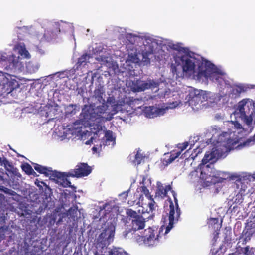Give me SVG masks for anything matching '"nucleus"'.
Listing matches in <instances>:
<instances>
[{
	"label": "nucleus",
	"mask_w": 255,
	"mask_h": 255,
	"mask_svg": "<svg viewBox=\"0 0 255 255\" xmlns=\"http://www.w3.org/2000/svg\"><path fill=\"white\" fill-rule=\"evenodd\" d=\"M174 49L176 55L174 57L175 65L172 67V72L177 77H190L202 82L209 80L223 89L225 96L228 95L232 99L238 98L241 94L255 88L254 84L234 82L221 67L216 66L201 55L190 51L189 49Z\"/></svg>",
	"instance_id": "nucleus-1"
},
{
	"label": "nucleus",
	"mask_w": 255,
	"mask_h": 255,
	"mask_svg": "<svg viewBox=\"0 0 255 255\" xmlns=\"http://www.w3.org/2000/svg\"><path fill=\"white\" fill-rule=\"evenodd\" d=\"M107 105L99 106L93 108L92 106H85L83 109V120L84 124L89 125L90 132V139L85 144H94L92 150L94 152L101 151L106 146L112 148L116 144L115 133L110 130H106L104 123L110 121L113 116L122 111L125 105L124 101L116 102L112 97L108 99Z\"/></svg>",
	"instance_id": "nucleus-2"
},
{
	"label": "nucleus",
	"mask_w": 255,
	"mask_h": 255,
	"mask_svg": "<svg viewBox=\"0 0 255 255\" xmlns=\"http://www.w3.org/2000/svg\"><path fill=\"white\" fill-rule=\"evenodd\" d=\"M175 198V205L171 200L170 202L169 212L167 213L164 218V224L159 230L155 227L148 228L143 230L141 234H136L135 241L139 245H144L147 247L156 246L159 243L162 235H166L178 221L180 215V210L177 204L175 194L173 193Z\"/></svg>",
	"instance_id": "nucleus-3"
},
{
	"label": "nucleus",
	"mask_w": 255,
	"mask_h": 255,
	"mask_svg": "<svg viewBox=\"0 0 255 255\" xmlns=\"http://www.w3.org/2000/svg\"><path fill=\"white\" fill-rule=\"evenodd\" d=\"M218 88L219 92L216 93L195 89L193 87H188L185 91V98L184 99L183 98V101L181 102L185 104H188L194 111H198L204 107L210 106L209 104L217 103L221 97L225 96V93L223 89Z\"/></svg>",
	"instance_id": "nucleus-4"
},
{
	"label": "nucleus",
	"mask_w": 255,
	"mask_h": 255,
	"mask_svg": "<svg viewBox=\"0 0 255 255\" xmlns=\"http://www.w3.org/2000/svg\"><path fill=\"white\" fill-rule=\"evenodd\" d=\"M158 92L159 98H168L172 96L175 101L158 106L145 107L143 109L145 117L147 118H153L164 115L168 110L175 108L182 103L180 99H183L184 97V94L179 93L178 92H171L170 89L166 88L164 90L158 89Z\"/></svg>",
	"instance_id": "nucleus-5"
},
{
	"label": "nucleus",
	"mask_w": 255,
	"mask_h": 255,
	"mask_svg": "<svg viewBox=\"0 0 255 255\" xmlns=\"http://www.w3.org/2000/svg\"><path fill=\"white\" fill-rule=\"evenodd\" d=\"M141 184L142 185L137 189L134 195V198L136 199L134 201H128V204L130 206H137L138 213L152 212L155 210L157 205L146 187L148 184H151V181L150 179L143 177Z\"/></svg>",
	"instance_id": "nucleus-6"
},
{
	"label": "nucleus",
	"mask_w": 255,
	"mask_h": 255,
	"mask_svg": "<svg viewBox=\"0 0 255 255\" xmlns=\"http://www.w3.org/2000/svg\"><path fill=\"white\" fill-rule=\"evenodd\" d=\"M83 110L80 114V120L76 121L73 125H68L66 127H62L59 131V136L64 138L80 139L84 141L90 137V132L89 130V125L84 124Z\"/></svg>",
	"instance_id": "nucleus-7"
},
{
	"label": "nucleus",
	"mask_w": 255,
	"mask_h": 255,
	"mask_svg": "<svg viewBox=\"0 0 255 255\" xmlns=\"http://www.w3.org/2000/svg\"><path fill=\"white\" fill-rule=\"evenodd\" d=\"M108 227L99 235L95 242V247L97 250L102 253L106 250L107 247L113 241L115 226L114 224L109 223Z\"/></svg>",
	"instance_id": "nucleus-8"
},
{
	"label": "nucleus",
	"mask_w": 255,
	"mask_h": 255,
	"mask_svg": "<svg viewBox=\"0 0 255 255\" xmlns=\"http://www.w3.org/2000/svg\"><path fill=\"white\" fill-rule=\"evenodd\" d=\"M145 46L149 44L148 48H153L155 45L160 48H185L182 43L174 44L171 40L158 37L156 39L150 36L145 37V42H143Z\"/></svg>",
	"instance_id": "nucleus-9"
},
{
	"label": "nucleus",
	"mask_w": 255,
	"mask_h": 255,
	"mask_svg": "<svg viewBox=\"0 0 255 255\" xmlns=\"http://www.w3.org/2000/svg\"><path fill=\"white\" fill-rule=\"evenodd\" d=\"M18 50L17 57L14 56L11 59L10 64L11 68L16 72H21L24 69V63L22 61L23 58H29L30 55L26 49H15Z\"/></svg>",
	"instance_id": "nucleus-10"
},
{
	"label": "nucleus",
	"mask_w": 255,
	"mask_h": 255,
	"mask_svg": "<svg viewBox=\"0 0 255 255\" xmlns=\"http://www.w3.org/2000/svg\"><path fill=\"white\" fill-rule=\"evenodd\" d=\"M146 222V219L142 216L139 217H136L135 218L132 219L131 221V227L133 233L131 231H128V232H125L123 233V236L127 238L128 235L131 233L132 235V237L135 240L136 234L141 235L143 232V230L145 227V223Z\"/></svg>",
	"instance_id": "nucleus-11"
},
{
	"label": "nucleus",
	"mask_w": 255,
	"mask_h": 255,
	"mask_svg": "<svg viewBox=\"0 0 255 255\" xmlns=\"http://www.w3.org/2000/svg\"><path fill=\"white\" fill-rule=\"evenodd\" d=\"M71 177L68 172H60L58 171H52L50 175V180L51 182L57 184L59 187H71V182L68 179V177Z\"/></svg>",
	"instance_id": "nucleus-12"
},
{
	"label": "nucleus",
	"mask_w": 255,
	"mask_h": 255,
	"mask_svg": "<svg viewBox=\"0 0 255 255\" xmlns=\"http://www.w3.org/2000/svg\"><path fill=\"white\" fill-rule=\"evenodd\" d=\"M156 185L157 186H156V191H155V199H159V200L163 199L164 197H165L166 196L167 192L169 191H171L172 196L174 198V202L173 203L171 199L170 198H169L168 199V201L166 203V204L167 205L168 203H169V205H170L169 200H171V201L172 202V203L174 204V205H175V200L174 197L173 196V193H174L175 194L176 198H177V197H176L177 195H176V193L173 190H171V186L169 185L164 186L159 181L157 182ZM177 200L178 201V200ZM177 204L178 205V203H177ZM169 208H170V206H169V208H167L166 209V214L167 213H168L169 212Z\"/></svg>",
	"instance_id": "nucleus-13"
},
{
	"label": "nucleus",
	"mask_w": 255,
	"mask_h": 255,
	"mask_svg": "<svg viewBox=\"0 0 255 255\" xmlns=\"http://www.w3.org/2000/svg\"><path fill=\"white\" fill-rule=\"evenodd\" d=\"M129 51V59L134 63L143 62L144 65H147L150 63L151 52L143 51L142 53H136V49H130Z\"/></svg>",
	"instance_id": "nucleus-14"
},
{
	"label": "nucleus",
	"mask_w": 255,
	"mask_h": 255,
	"mask_svg": "<svg viewBox=\"0 0 255 255\" xmlns=\"http://www.w3.org/2000/svg\"><path fill=\"white\" fill-rule=\"evenodd\" d=\"M159 85V83L153 80H148L146 81L140 80L134 81L131 86V89L134 92L144 91L148 89H153Z\"/></svg>",
	"instance_id": "nucleus-15"
},
{
	"label": "nucleus",
	"mask_w": 255,
	"mask_h": 255,
	"mask_svg": "<svg viewBox=\"0 0 255 255\" xmlns=\"http://www.w3.org/2000/svg\"><path fill=\"white\" fill-rule=\"evenodd\" d=\"M100 215L104 216L106 219L108 217H115L119 213V207L114 202H110L99 207Z\"/></svg>",
	"instance_id": "nucleus-16"
},
{
	"label": "nucleus",
	"mask_w": 255,
	"mask_h": 255,
	"mask_svg": "<svg viewBox=\"0 0 255 255\" xmlns=\"http://www.w3.org/2000/svg\"><path fill=\"white\" fill-rule=\"evenodd\" d=\"M91 171L90 167L87 164L81 163L76 166L74 170L69 172L71 177H81L88 175Z\"/></svg>",
	"instance_id": "nucleus-17"
},
{
	"label": "nucleus",
	"mask_w": 255,
	"mask_h": 255,
	"mask_svg": "<svg viewBox=\"0 0 255 255\" xmlns=\"http://www.w3.org/2000/svg\"><path fill=\"white\" fill-rule=\"evenodd\" d=\"M14 87L12 83L8 81L7 79L4 77L3 75H0V95H3L5 94L11 93Z\"/></svg>",
	"instance_id": "nucleus-18"
},
{
	"label": "nucleus",
	"mask_w": 255,
	"mask_h": 255,
	"mask_svg": "<svg viewBox=\"0 0 255 255\" xmlns=\"http://www.w3.org/2000/svg\"><path fill=\"white\" fill-rule=\"evenodd\" d=\"M249 184L250 181L248 179L244 177L236 181L233 185V188L236 193L245 194V192L249 187Z\"/></svg>",
	"instance_id": "nucleus-19"
},
{
	"label": "nucleus",
	"mask_w": 255,
	"mask_h": 255,
	"mask_svg": "<svg viewBox=\"0 0 255 255\" xmlns=\"http://www.w3.org/2000/svg\"><path fill=\"white\" fill-rule=\"evenodd\" d=\"M61 25L57 22L55 23L53 28L45 31L44 38L47 41H51L57 37L58 34L61 32Z\"/></svg>",
	"instance_id": "nucleus-20"
},
{
	"label": "nucleus",
	"mask_w": 255,
	"mask_h": 255,
	"mask_svg": "<svg viewBox=\"0 0 255 255\" xmlns=\"http://www.w3.org/2000/svg\"><path fill=\"white\" fill-rule=\"evenodd\" d=\"M104 94V91L103 90L102 88H98V89H96L95 91H94V96L95 97V98L97 99V100L100 102V103H102L101 105H99V106H101V105H107L108 106H109V107L111 108V105L109 104H108L107 103V101H108V100H107V101L106 103H104L105 102V100L103 98V95ZM112 97L113 98H114V99H115L113 97H109L107 99H108L109 98H111ZM116 102H120V101H124L125 102V101L124 100H119V101H116V100H115ZM87 105H85L84 106V107L83 108V109L85 107V106H87ZM89 106H92L93 107V108H96V107H98L99 106V105H96L95 104H94V105H89Z\"/></svg>",
	"instance_id": "nucleus-21"
},
{
	"label": "nucleus",
	"mask_w": 255,
	"mask_h": 255,
	"mask_svg": "<svg viewBox=\"0 0 255 255\" xmlns=\"http://www.w3.org/2000/svg\"><path fill=\"white\" fill-rule=\"evenodd\" d=\"M254 234H255V233L251 226L248 225L246 229L243 231L239 238V243H241L242 245L246 244L250 241Z\"/></svg>",
	"instance_id": "nucleus-22"
},
{
	"label": "nucleus",
	"mask_w": 255,
	"mask_h": 255,
	"mask_svg": "<svg viewBox=\"0 0 255 255\" xmlns=\"http://www.w3.org/2000/svg\"><path fill=\"white\" fill-rule=\"evenodd\" d=\"M140 40V37L132 33H127L124 38L123 42L126 45V48H130V47L135 45Z\"/></svg>",
	"instance_id": "nucleus-23"
},
{
	"label": "nucleus",
	"mask_w": 255,
	"mask_h": 255,
	"mask_svg": "<svg viewBox=\"0 0 255 255\" xmlns=\"http://www.w3.org/2000/svg\"><path fill=\"white\" fill-rule=\"evenodd\" d=\"M208 224L210 228L215 230L214 236L213 241H216L219 235L218 231L221 227V223L219 222V219L216 218H210L208 221Z\"/></svg>",
	"instance_id": "nucleus-24"
},
{
	"label": "nucleus",
	"mask_w": 255,
	"mask_h": 255,
	"mask_svg": "<svg viewBox=\"0 0 255 255\" xmlns=\"http://www.w3.org/2000/svg\"><path fill=\"white\" fill-rule=\"evenodd\" d=\"M76 70H78L75 68L71 69V70L69 71H66L63 72L62 73H59V76L60 78H64L65 76H66L69 79H73L75 82L78 83V81L77 80V75L79 74V73L76 74Z\"/></svg>",
	"instance_id": "nucleus-25"
},
{
	"label": "nucleus",
	"mask_w": 255,
	"mask_h": 255,
	"mask_svg": "<svg viewBox=\"0 0 255 255\" xmlns=\"http://www.w3.org/2000/svg\"><path fill=\"white\" fill-rule=\"evenodd\" d=\"M79 110V107L76 104H69L65 107V113L67 117L75 115Z\"/></svg>",
	"instance_id": "nucleus-26"
},
{
	"label": "nucleus",
	"mask_w": 255,
	"mask_h": 255,
	"mask_svg": "<svg viewBox=\"0 0 255 255\" xmlns=\"http://www.w3.org/2000/svg\"><path fill=\"white\" fill-rule=\"evenodd\" d=\"M244 194L236 193L234 191L233 193L229 196V200L232 201L233 203L240 204L243 200V196Z\"/></svg>",
	"instance_id": "nucleus-27"
},
{
	"label": "nucleus",
	"mask_w": 255,
	"mask_h": 255,
	"mask_svg": "<svg viewBox=\"0 0 255 255\" xmlns=\"http://www.w3.org/2000/svg\"><path fill=\"white\" fill-rule=\"evenodd\" d=\"M34 168L37 172L44 174L46 176H50L52 173L51 168H47L37 164H34Z\"/></svg>",
	"instance_id": "nucleus-28"
},
{
	"label": "nucleus",
	"mask_w": 255,
	"mask_h": 255,
	"mask_svg": "<svg viewBox=\"0 0 255 255\" xmlns=\"http://www.w3.org/2000/svg\"><path fill=\"white\" fill-rule=\"evenodd\" d=\"M79 213L78 208L76 206H74L70 208L68 211L64 213L62 216V218L65 216H69V218H73L74 220L78 218V215Z\"/></svg>",
	"instance_id": "nucleus-29"
},
{
	"label": "nucleus",
	"mask_w": 255,
	"mask_h": 255,
	"mask_svg": "<svg viewBox=\"0 0 255 255\" xmlns=\"http://www.w3.org/2000/svg\"><path fill=\"white\" fill-rule=\"evenodd\" d=\"M39 64L36 62L30 61L26 63V69L29 73L36 72L39 69Z\"/></svg>",
	"instance_id": "nucleus-30"
},
{
	"label": "nucleus",
	"mask_w": 255,
	"mask_h": 255,
	"mask_svg": "<svg viewBox=\"0 0 255 255\" xmlns=\"http://www.w3.org/2000/svg\"><path fill=\"white\" fill-rule=\"evenodd\" d=\"M238 251L240 254H243V255H255V249L249 246L241 248L238 250Z\"/></svg>",
	"instance_id": "nucleus-31"
},
{
	"label": "nucleus",
	"mask_w": 255,
	"mask_h": 255,
	"mask_svg": "<svg viewBox=\"0 0 255 255\" xmlns=\"http://www.w3.org/2000/svg\"><path fill=\"white\" fill-rule=\"evenodd\" d=\"M90 58V56L87 54L83 55L78 59V61L77 63V69L79 70V68L86 65L87 63L89 62Z\"/></svg>",
	"instance_id": "nucleus-32"
},
{
	"label": "nucleus",
	"mask_w": 255,
	"mask_h": 255,
	"mask_svg": "<svg viewBox=\"0 0 255 255\" xmlns=\"http://www.w3.org/2000/svg\"><path fill=\"white\" fill-rule=\"evenodd\" d=\"M109 253V255H130L121 248L113 247Z\"/></svg>",
	"instance_id": "nucleus-33"
},
{
	"label": "nucleus",
	"mask_w": 255,
	"mask_h": 255,
	"mask_svg": "<svg viewBox=\"0 0 255 255\" xmlns=\"http://www.w3.org/2000/svg\"><path fill=\"white\" fill-rule=\"evenodd\" d=\"M22 169L28 175H36L32 167L28 164H24L21 166Z\"/></svg>",
	"instance_id": "nucleus-34"
},
{
	"label": "nucleus",
	"mask_w": 255,
	"mask_h": 255,
	"mask_svg": "<svg viewBox=\"0 0 255 255\" xmlns=\"http://www.w3.org/2000/svg\"><path fill=\"white\" fill-rule=\"evenodd\" d=\"M12 45L14 46V48H25V44L23 42V40L17 38L16 39H13L12 41Z\"/></svg>",
	"instance_id": "nucleus-35"
},
{
	"label": "nucleus",
	"mask_w": 255,
	"mask_h": 255,
	"mask_svg": "<svg viewBox=\"0 0 255 255\" xmlns=\"http://www.w3.org/2000/svg\"><path fill=\"white\" fill-rule=\"evenodd\" d=\"M133 157H134V160L133 162L134 164L137 165L140 164L144 158V156L141 153V150H139L137 151L136 154Z\"/></svg>",
	"instance_id": "nucleus-36"
},
{
	"label": "nucleus",
	"mask_w": 255,
	"mask_h": 255,
	"mask_svg": "<svg viewBox=\"0 0 255 255\" xmlns=\"http://www.w3.org/2000/svg\"><path fill=\"white\" fill-rule=\"evenodd\" d=\"M181 154V152H177L176 153H172L170 154L169 158L166 160V162L167 164L172 163L177 158H178Z\"/></svg>",
	"instance_id": "nucleus-37"
},
{
	"label": "nucleus",
	"mask_w": 255,
	"mask_h": 255,
	"mask_svg": "<svg viewBox=\"0 0 255 255\" xmlns=\"http://www.w3.org/2000/svg\"><path fill=\"white\" fill-rule=\"evenodd\" d=\"M126 213L128 216L132 217V219L135 218L136 217H139L140 215H138L136 211L133 210L131 209H128L126 210Z\"/></svg>",
	"instance_id": "nucleus-38"
},
{
	"label": "nucleus",
	"mask_w": 255,
	"mask_h": 255,
	"mask_svg": "<svg viewBox=\"0 0 255 255\" xmlns=\"http://www.w3.org/2000/svg\"><path fill=\"white\" fill-rule=\"evenodd\" d=\"M0 163L1 166H4L6 169L8 167H11L10 163L5 158H1L0 157Z\"/></svg>",
	"instance_id": "nucleus-39"
},
{
	"label": "nucleus",
	"mask_w": 255,
	"mask_h": 255,
	"mask_svg": "<svg viewBox=\"0 0 255 255\" xmlns=\"http://www.w3.org/2000/svg\"><path fill=\"white\" fill-rule=\"evenodd\" d=\"M7 230V227H1L0 228V241L4 238L5 234Z\"/></svg>",
	"instance_id": "nucleus-40"
},
{
	"label": "nucleus",
	"mask_w": 255,
	"mask_h": 255,
	"mask_svg": "<svg viewBox=\"0 0 255 255\" xmlns=\"http://www.w3.org/2000/svg\"><path fill=\"white\" fill-rule=\"evenodd\" d=\"M199 139L198 137H193L189 139L188 142L189 145L190 146L189 149H191L195 144V141H197Z\"/></svg>",
	"instance_id": "nucleus-41"
},
{
	"label": "nucleus",
	"mask_w": 255,
	"mask_h": 255,
	"mask_svg": "<svg viewBox=\"0 0 255 255\" xmlns=\"http://www.w3.org/2000/svg\"><path fill=\"white\" fill-rule=\"evenodd\" d=\"M128 191H129L128 190L125 192H123L121 194H119V198L122 201V202H125L126 200L128 197Z\"/></svg>",
	"instance_id": "nucleus-42"
},
{
	"label": "nucleus",
	"mask_w": 255,
	"mask_h": 255,
	"mask_svg": "<svg viewBox=\"0 0 255 255\" xmlns=\"http://www.w3.org/2000/svg\"><path fill=\"white\" fill-rule=\"evenodd\" d=\"M189 146V143L188 142H185L182 144H180L178 145V147L179 149L181 150L180 152L183 151L184 150L187 148V147Z\"/></svg>",
	"instance_id": "nucleus-43"
},
{
	"label": "nucleus",
	"mask_w": 255,
	"mask_h": 255,
	"mask_svg": "<svg viewBox=\"0 0 255 255\" xmlns=\"http://www.w3.org/2000/svg\"><path fill=\"white\" fill-rule=\"evenodd\" d=\"M189 146V143L188 142H185L182 144H180L178 145V147L179 149L181 150L180 152L183 151L184 150L187 148V147Z\"/></svg>",
	"instance_id": "nucleus-44"
},
{
	"label": "nucleus",
	"mask_w": 255,
	"mask_h": 255,
	"mask_svg": "<svg viewBox=\"0 0 255 255\" xmlns=\"http://www.w3.org/2000/svg\"><path fill=\"white\" fill-rule=\"evenodd\" d=\"M59 106L58 105H56V106H51V111H53V114H54V115H55L56 114H57V112H58V110H59ZM61 111V110L59 109V112H60Z\"/></svg>",
	"instance_id": "nucleus-45"
},
{
	"label": "nucleus",
	"mask_w": 255,
	"mask_h": 255,
	"mask_svg": "<svg viewBox=\"0 0 255 255\" xmlns=\"http://www.w3.org/2000/svg\"><path fill=\"white\" fill-rule=\"evenodd\" d=\"M194 152L196 153V155L195 156H194L193 154L191 155V156H192L191 158H192V159H194L197 155L198 154H199L202 152V149L197 147H196V148L195 149H194Z\"/></svg>",
	"instance_id": "nucleus-46"
},
{
	"label": "nucleus",
	"mask_w": 255,
	"mask_h": 255,
	"mask_svg": "<svg viewBox=\"0 0 255 255\" xmlns=\"http://www.w3.org/2000/svg\"><path fill=\"white\" fill-rule=\"evenodd\" d=\"M122 29V28L119 27H116L113 28L112 30V33L113 34L117 35V33H119L120 32V30H121Z\"/></svg>",
	"instance_id": "nucleus-47"
},
{
	"label": "nucleus",
	"mask_w": 255,
	"mask_h": 255,
	"mask_svg": "<svg viewBox=\"0 0 255 255\" xmlns=\"http://www.w3.org/2000/svg\"><path fill=\"white\" fill-rule=\"evenodd\" d=\"M35 183L37 186L39 187H42V185H46L45 183L43 181H40L38 179L36 180Z\"/></svg>",
	"instance_id": "nucleus-48"
},
{
	"label": "nucleus",
	"mask_w": 255,
	"mask_h": 255,
	"mask_svg": "<svg viewBox=\"0 0 255 255\" xmlns=\"http://www.w3.org/2000/svg\"><path fill=\"white\" fill-rule=\"evenodd\" d=\"M110 60V58H109L108 57H102V61L104 62H108Z\"/></svg>",
	"instance_id": "nucleus-49"
},
{
	"label": "nucleus",
	"mask_w": 255,
	"mask_h": 255,
	"mask_svg": "<svg viewBox=\"0 0 255 255\" xmlns=\"http://www.w3.org/2000/svg\"><path fill=\"white\" fill-rule=\"evenodd\" d=\"M4 221V217L2 216L0 217V224H2Z\"/></svg>",
	"instance_id": "nucleus-50"
},
{
	"label": "nucleus",
	"mask_w": 255,
	"mask_h": 255,
	"mask_svg": "<svg viewBox=\"0 0 255 255\" xmlns=\"http://www.w3.org/2000/svg\"><path fill=\"white\" fill-rule=\"evenodd\" d=\"M250 226L252 227V228L253 229V230H254V232L255 233V224H254V223L251 224Z\"/></svg>",
	"instance_id": "nucleus-51"
},
{
	"label": "nucleus",
	"mask_w": 255,
	"mask_h": 255,
	"mask_svg": "<svg viewBox=\"0 0 255 255\" xmlns=\"http://www.w3.org/2000/svg\"><path fill=\"white\" fill-rule=\"evenodd\" d=\"M98 251H96L95 254H94V255H104V254H102V253H99L98 252Z\"/></svg>",
	"instance_id": "nucleus-52"
},
{
	"label": "nucleus",
	"mask_w": 255,
	"mask_h": 255,
	"mask_svg": "<svg viewBox=\"0 0 255 255\" xmlns=\"http://www.w3.org/2000/svg\"><path fill=\"white\" fill-rule=\"evenodd\" d=\"M3 198V195L2 194H0V200H1Z\"/></svg>",
	"instance_id": "nucleus-53"
},
{
	"label": "nucleus",
	"mask_w": 255,
	"mask_h": 255,
	"mask_svg": "<svg viewBox=\"0 0 255 255\" xmlns=\"http://www.w3.org/2000/svg\"><path fill=\"white\" fill-rule=\"evenodd\" d=\"M117 36H118V37L119 39H120V38H121V37H120L121 35H120V34H119V35H117Z\"/></svg>",
	"instance_id": "nucleus-54"
},
{
	"label": "nucleus",
	"mask_w": 255,
	"mask_h": 255,
	"mask_svg": "<svg viewBox=\"0 0 255 255\" xmlns=\"http://www.w3.org/2000/svg\"><path fill=\"white\" fill-rule=\"evenodd\" d=\"M62 221V219L60 218V219H59V220L58 221V222H60Z\"/></svg>",
	"instance_id": "nucleus-55"
},
{
	"label": "nucleus",
	"mask_w": 255,
	"mask_h": 255,
	"mask_svg": "<svg viewBox=\"0 0 255 255\" xmlns=\"http://www.w3.org/2000/svg\"><path fill=\"white\" fill-rule=\"evenodd\" d=\"M228 255H235L234 254H230Z\"/></svg>",
	"instance_id": "nucleus-56"
},
{
	"label": "nucleus",
	"mask_w": 255,
	"mask_h": 255,
	"mask_svg": "<svg viewBox=\"0 0 255 255\" xmlns=\"http://www.w3.org/2000/svg\"><path fill=\"white\" fill-rule=\"evenodd\" d=\"M46 114H47V116L48 117L49 116V114H48V113H46Z\"/></svg>",
	"instance_id": "nucleus-57"
},
{
	"label": "nucleus",
	"mask_w": 255,
	"mask_h": 255,
	"mask_svg": "<svg viewBox=\"0 0 255 255\" xmlns=\"http://www.w3.org/2000/svg\"><path fill=\"white\" fill-rule=\"evenodd\" d=\"M160 80L162 82L163 81V80L162 79V78H160Z\"/></svg>",
	"instance_id": "nucleus-58"
},
{
	"label": "nucleus",
	"mask_w": 255,
	"mask_h": 255,
	"mask_svg": "<svg viewBox=\"0 0 255 255\" xmlns=\"http://www.w3.org/2000/svg\"><path fill=\"white\" fill-rule=\"evenodd\" d=\"M131 158H132V156H131L130 157V160H131Z\"/></svg>",
	"instance_id": "nucleus-59"
},
{
	"label": "nucleus",
	"mask_w": 255,
	"mask_h": 255,
	"mask_svg": "<svg viewBox=\"0 0 255 255\" xmlns=\"http://www.w3.org/2000/svg\"><path fill=\"white\" fill-rule=\"evenodd\" d=\"M1 186H0V190H1Z\"/></svg>",
	"instance_id": "nucleus-60"
}]
</instances>
